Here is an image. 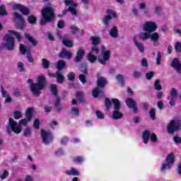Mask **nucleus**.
<instances>
[{"label":"nucleus","instance_id":"obj_1","mask_svg":"<svg viewBox=\"0 0 181 181\" xmlns=\"http://www.w3.org/2000/svg\"><path fill=\"white\" fill-rule=\"evenodd\" d=\"M28 84H30V91L33 93V95L35 97H40L41 90H43L46 87V78L45 76H39L37 77V83H33V80L29 78L27 81Z\"/></svg>","mask_w":181,"mask_h":181},{"label":"nucleus","instance_id":"obj_2","mask_svg":"<svg viewBox=\"0 0 181 181\" xmlns=\"http://www.w3.org/2000/svg\"><path fill=\"white\" fill-rule=\"evenodd\" d=\"M97 87L92 90V95L94 98L98 97H104L105 86L108 84V81L105 77H99L96 81Z\"/></svg>","mask_w":181,"mask_h":181},{"label":"nucleus","instance_id":"obj_3","mask_svg":"<svg viewBox=\"0 0 181 181\" xmlns=\"http://www.w3.org/2000/svg\"><path fill=\"white\" fill-rule=\"evenodd\" d=\"M41 15L42 16L40 21L41 26H45L47 23L52 22V21H54L56 18L54 9L50 6H47L42 8L41 11Z\"/></svg>","mask_w":181,"mask_h":181},{"label":"nucleus","instance_id":"obj_4","mask_svg":"<svg viewBox=\"0 0 181 181\" xmlns=\"http://www.w3.org/2000/svg\"><path fill=\"white\" fill-rule=\"evenodd\" d=\"M139 37L141 40L143 42H145V40H148L150 39L151 42H153V46H159V33H153L151 34V33H141L139 35Z\"/></svg>","mask_w":181,"mask_h":181},{"label":"nucleus","instance_id":"obj_5","mask_svg":"<svg viewBox=\"0 0 181 181\" xmlns=\"http://www.w3.org/2000/svg\"><path fill=\"white\" fill-rule=\"evenodd\" d=\"M6 132L8 135H12V132L14 134H21L22 132V128L19 127V124L11 117L8 119V125L6 127Z\"/></svg>","mask_w":181,"mask_h":181},{"label":"nucleus","instance_id":"obj_6","mask_svg":"<svg viewBox=\"0 0 181 181\" xmlns=\"http://www.w3.org/2000/svg\"><path fill=\"white\" fill-rule=\"evenodd\" d=\"M51 93L54 95L56 100L54 101V105L57 110L58 112H62V99L59 97V93L57 90V86L56 84L51 85Z\"/></svg>","mask_w":181,"mask_h":181},{"label":"nucleus","instance_id":"obj_7","mask_svg":"<svg viewBox=\"0 0 181 181\" xmlns=\"http://www.w3.org/2000/svg\"><path fill=\"white\" fill-rule=\"evenodd\" d=\"M105 50V47L102 46V52L101 54L98 56V62H99L100 64L103 66H105L107 64V62L110 60V57H111V51L110 50Z\"/></svg>","mask_w":181,"mask_h":181},{"label":"nucleus","instance_id":"obj_8","mask_svg":"<svg viewBox=\"0 0 181 181\" xmlns=\"http://www.w3.org/2000/svg\"><path fill=\"white\" fill-rule=\"evenodd\" d=\"M181 128V123L177 120H170L167 127V132L170 135H173L175 132L179 131Z\"/></svg>","mask_w":181,"mask_h":181},{"label":"nucleus","instance_id":"obj_9","mask_svg":"<svg viewBox=\"0 0 181 181\" xmlns=\"http://www.w3.org/2000/svg\"><path fill=\"white\" fill-rule=\"evenodd\" d=\"M64 3L66 6H69V5L71 6H69L67 10H63L62 16H65L67 12H70L72 15H77V9H76L77 4L73 0H65Z\"/></svg>","mask_w":181,"mask_h":181},{"label":"nucleus","instance_id":"obj_10","mask_svg":"<svg viewBox=\"0 0 181 181\" xmlns=\"http://www.w3.org/2000/svg\"><path fill=\"white\" fill-rule=\"evenodd\" d=\"M165 162V163H163L161 167V172H165L166 169H170L175 165V154L173 153L168 154Z\"/></svg>","mask_w":181,"mask_h":181},{"label":"nucleus","instance_id":"obj_11","mask_svg":"<svg viewBox=\"0 0 181 181\" xmlns=\"http://www.w3.org/2000/svg\"><path fill=\"white\" fill-rule=\"evenodd\" d=\"M4 40L6 41L5 46L7 50H13L15 49V38L12 35L6 34Z\"/></svg>","mask_w":181,"mask_h":181},{"label":"nucleus","instance_id":"obj_12","mask_svg":"<svg viewBox=\"0 0 181 181\" xmlns=\"http://www.w3.org/2000/svg\"><path fill=\"white\" fill-rule=\"evenodd\" d=\"M41 138L45 145H49L50 142L53 141V134L46 132L45 129H41Z\"/></svg>","mask_w":181,"mask_h":181},{"label":"nucleus","instance_id":"obj_13","mask_svg":"<svg viewBox=\"0 0 181 181\" xmlns=\"http://www.w3.org/2000/svg\"><path fill=\"white\" fill-rule=\"evenodd\" d=\"M106 13H107V15L104 17L103 23L107 27H108L110 25V21H111V19H112V16L113 18H117V13H115V11L111 9H107L106 11Z\"/></svg>","mask_w":181,"mask_h":181},{"label":"nucleus","instance_id":"obj_14","mask_svg":"<svg viewBox=\"0 0 181 181\" xmlns=\"http://www.w3.org/2000/svg\"><path fill=\"white\" fill-rule=\"evenodd\" d=\"M156 29H158L156 23L152 21H146L144 25V30H145V32H148V33L156 32Z\"/></svg>","mask_w":181,"mask_h":181},{"label":"nucleus","instance_id":"obj_15","mask_svg":"<svg viewBox=\"0 0 181 181\" xmlns=\"http://www.w3.org/2000/svg\"><path fill=\"white\" fill-rule=\"evenodd\" d=\"M126 104L129 108L133 110L134 114H138V104H136V102L132 98H127Z\"/></svg>","mask_w":181,"mask_h":181},{"label":"nucleus","instance_id":"obj_16","mask_svg":"<svg viewBox=\"0 0 181 181\" xmlns=\"http://www.w3.org/2000/svg\"><path fill=\"white\" fill-rule=\"evenodd\" d=\"M13 9L16 10L18 9V11H21V13L25 16H28L29 13H30V10L29 8L25 7V6L21 4H16L13 6Z\"/></svg>","mask_w":181,"mask_h":181},{"label":"nucleus","instance_id":"obj_17","mask_svg":"<svg viewBox=\"0 0 181 181\" xmlns=\"http://www.w3.org/2000/svg\"><path fill=\"white\" fill-rule=\"evenodd\" d=\"M13 16L16 19H18L19 22L18 23V28L21 30H23L25 29V19L23 18V16L18 12L13 13Z\"/></svg>","mask_w":181,"mask_h":181},{"label":"nucleus","instance_id":"obj_18","mask_svg":"<svg viewBox=\"0 0 181 181\" xmlns=\"http://www.w3.org/2000/svg\"><path fill=\"white\" fill-rule=\"evenodd\" d=\"M171 67L174 70H176L177 73L181 74V64L180 61L177 58H174L171 62Z\"/></svg>","mask_w":181,"mask_h":181},{"label":"nucleus","instance_id":"obj_19","mask_svg":"<svg viewBox=\"0 0 181 181\" xmlns=\"http://www.w3.org/2000/svg\"><path fill=\"white\" fill-rule=\"evenodd\" d=\"M133 42L140 53H144V52H145V47L144 46V44L138 42V40H136V37H133Z\"/></svg>","mask_w":181,"mask_h":181},{"label":"nucleus","instance_id":"obj_20","mask_svg":"<svg viewBox=\"0 0 181 181\" xmlns=\"http://www.w3.org/2000/svg\"><path fill=\"white\" fill-rule=\"evenodd\" d=\"M84 53H86V51L84 49H78L76 56L75 57V63H80L81 60H83L84 57Z\"/></svg>","mask_w":181,"mask_h":181},{"label":"nucleus","instance_id":"obj_21","mask_svg":"<svg viewBox=\"0 0 181 181\" xmlns=\"http://www.w3.org/2000/svg\"><path fill=\"white\" fill-rule=\"evenodd\" d=\"M25 38L28 40L33 46L36 47L37 46V41L32 36L30 35V33H25L24 34Z\"/></svg>","mask_w":181,"mask_h":181},{"label":"nucleus","instance_id":"obj_22","mask_svg":"<svg viewBox=\"0 0 181 181\" xmlns=\"http://www.w3.org/2000/svg\"><path fill=\"white\" fill-rule=\"evenodd\" d=\"M72 56L73 54L68 52L66 49H62V52L59 54V57H60V59H64V57H67V59H70L71 57H72Z\"/></svg>","mask_w":181,"mask_h":181},{"label":"nucleus","instance_id":"obj_23","mask_svg":"<svg viewBox=\"0 0 181 181\" xmlns=\"http://www.w3.org/2000/svg\"><path fill=\"white\" fill-rule=\"evenodd\" d=\"M149 136H151V132L149 130H145L142 134L143 142L144 144H146L149 142Z\"/></svg>","mask_w":181,"mask_h":181},{"label":"nucleus","instance_id":"obj_24","mask_svg":"<svg viewBox=\"0 0 181 181\" xmlns=\"http://www.w3.org/2000/svg\"><path fill=\"white\" fill-rule=\"evenodd\" d=\"M110 35L112 37H114V39H117V37H118V28H117V26H113L110 31Z\"/></svg>","mask_w":181,"mask_h":181},{"label":"nucleus","instance_id":"obj_25","mask_svg":"<svg viewBox=\"0 0 181 181\" xmlns=\"http://www.w3.org/2000/svg\"><path fill=\"white\" fill-rule=\"evenodd\" d=\"M120 110H115L112 112V118L113 119H120V118H122L124 115L121 112H119Z\"/></svg>","mask_w":181,"mask_h":181},{"label":"nucleus","instance_id":"obj_26","mask_svg":"<svg viewBox=\"0 0 181 181\" xmlns=\"http://www.w3.org/2000/svg\"><path fill=\"white\" fill-rule=\"evenodd\" d=\"M33 115V107H29L25 112V117L28 121H32V117Z\"/></svg>","mask_w":181,"mask_h":181},{"label":"nucleus","instance_id":"obj_27","mask_svg":"<svg viewBox=\"0 0 181 181\" xmlns=\"http://www.w3.org/2000/svg\"><path fill=\"white\" fill-rule=\"evenodd\" d=\"M64 67H66V62L64 60H59L57 63V69L58 71H62Z\"/></svg>","mask_w":181,"mask_h":181},{"label":"nucleus","instance_id":"obj_28","mask_svg":"<svg viewBox=\"0 0 181 181\" xmlns=\"http://www.w3.org/2000/svg\"><path fill=\"white\" fill-rule=\"evenodd\" d=\"M112 103L114 104V110H121V102L117 98H112Z\"/></svg>","mask_w":181,"mask_h":181},{"label":"nucleus","instance_id":"obj_29","mask_svg":"<svg viewBox=\"0 0 181 181\" xmlns=\"http://www.w3.org/2000/svg\"><path fill=\"white\" fill-rule=\"evenodd\" d=\"M56 74H57L56 78H57V83H59V84H62L63 81H64V76L59 71H56Z\"/></svg>","mask_w":181,"mask_h":181},{"label":"nucleus","instance_id":"obj_30","mask_svg":"<svg viewBox=\"0 0 181 181\" xmlns=\"http://www.w3.org/2000/svg\"><path fill=\"white\" fill-rule=\"evenodd\" d=\"M88 60L90 63H95L97 60H98V57H97L95 55L93 54V52H89L88 54Z\"/></svg>","mask_w":181,"mask_h":181},{"label":"nucleus","instance_id":"obj_31","mask_svg":"<svg viewBox=\"0 0 181 181\" xmlns=\"http://www.w3.org/2000/svg\"><path fill=\"white\" fill-rule=\"evenodd\" d=\"M8 33H11V35H14L18 42H22V35H21V33L12 30H8Z\"/></svg>","mask_w":181,"mask_h":181},{"label":"nucleus","instance_id":"obj_32","mask_svg":"<svg viewBox=\"0 0 181 181\" xmlns=\"http://www.w3.org/2000/svg\"><path fill=\"white\" fill-rule=\"evenodd\" d=\"M116 79L117 80L120 86H122V87H124V86H125V81L124 79V76L121 74H118L116 76Z\"/></svg>","mask_w":181,"mask_h":181},{"label":"nucleus","instance_id":"obj_33","mask_svg":"<svg viewBox=\"0 0 181 181\" xmlns=\"http://www.w3.org/2000/svg\"><path fill=\"white\" fill-rule=\"evenodd\" d=\"M66 175H68L69 176L71 175H73L74 176H78V175H80V173L76 168H71V170H68L66 172Z\"/></svg>","mask_w":181,"mask_h":181},{"label":"nucleus","instance_id":"obj_34","mask_svg":"<svg viewBox=\"0 0 181 181\" xmlns=\"http://www.w3.org/2000/svg\"><path fill=\"white\" fill-rule=\"evenodd\" d=\"M153 87L155 90L157 91H160L162 90V85L160 84V79H156V81L154 82Z\"/></svg>","mask_w":181,"mask_h":181},{"label":"nucleus","instance_id":"obj_35","mask_svg":"<svg viewBox=\"0 0 181 181\" xmlns=\"http://www.w3.org/2000/svg\"><path fill=\"white\" fill-rule=\"evenodd\" d=\"M42 66L43 69H47L50 67V62L46 58L42 59Z\"/></svg>","mask_w":181,"mask_h":181},{"label":"nucleus","instance_id":"obj_36","mask_svg":"<svg viewBox=\"0 0 181 181\" xmlns=\"http://www.w3.org/2000/svg\"><path fill=\"white\" fill-rule=\"evenodd\" d=\"M149 117L152 121H155L156 119V109L151 108L149 111Z\"/></svg>","mask_w":181,"mask_h":181},{"label":"nucleus","instance_id":"obj_37","mask_svg":"<svg viewBox=\"0 0 181 181\" xmlns=\"http://www.w3.org/2000/svg\"><path fill=\"white\" fill-rule=\"evenodd\" d=\"M90 40L92 41V44L93 46H97V45H100L101 43V40L98 37H91Z\"/></svg>","mask_w":181,"mask_h":181},{"label":"nucleus","instance_id":"obj_38","mask_svg":"<svg viewBox=\"0 0 181 181\" xmlns=\"http://www.w3.org/2000/svg\"><path fill=\"white\" fill-rule=\"evenodd\" d=\"M28 22L30 25H36V22H37V18L35 16H29L28 18Z\"/></svg>","mask_w":181,"mask_h":181},{"label":"nucleus","instance_id":"obj_39","mask_svg":"<svg viewBox=\"0 0 181 181\" xmlns=\"http://www.w3.org/2000/svg\"><path fill=\"white\" fill-rule=\"evenodd\" d=\"M72 162H74V163L81 164L83 162H84V158L82 156L74 157L72 158Z\"/></svg>","mask_w":181,"mask_h":181},{"label":"nucleus","instance_id":"obj_40","mask_svg":"<svg viewBox=\"0 0 181 181\" xmlns=\"http://www.w3.org/2000/svg\"><path fill=\"white\" fill-rule=\"evenodd\" d=\"M79 70L83 74H88V68L86 65H84V64H81L80 65Z\"/></svg>","mask_w":181,"mask_h":181},{"label":"nucleus","instance_id":"obj_41","mask_svg":"<svg viewBox=\"0 0 181 181\" xmlns=\"http://www.w3.org/2000/svg\"><path fill=\"white\" fill-rule=\"evenodd\" d=\"M75 97L78 101H80V103H83V101H84V98L83 97V92H77L75 95Z\"/></svg>","mask_w":181,"mask_h":181},{"label":"nucleus","instance_id":"obj_42","mask_svg":"<svg viewBox=\"0 0 181 181\" xmlns=\"http://www.w3.org/2000/svg\"><path fill=\"white\" fill-rule=\"evenodd\" d=\"M27 60L29 63H34L35 62V59H33V57H32V54H30V49H28Z\"/></svg>","mask_w":181,"mask_h":181},{"label":"nucleus","instance_id":"obj_43","mask_svg":"<svg viewBox=\"0 0 181 181\" xmlns=\"http://www.w3.org/2000/svg\"><path fill=\"white\" fill-rule=\"evenodd\" d=\"M6 15H8V13L6 12L5 6L4 5L0 6V16H5Z\"/></svg>","mask_w":181,"mask_h":181},{"label":"nucleus","instance_id":"obj_44","mask_svg":"<svg viewBox=\"0 0 181 181\" xmlns=\"http://www.w3.org/2000/svg\"><path fill=\"white\" fill-rule=\"evenodd\" d=\"M62 42L66 47H73V42L70 40L65 39Z\"/></svg>","mask_w":181,"mask_h":181},{"label":"nucleus","instance_id":"obj_45","mask_svg":"<svg viewBox=\"0 0 181 181\" xmlns=\"http://www.w3.org/2000/svg\"><path fill=\"white\" fill-rule=\"evenodd\" d=\"M20 52L21 54H28V49H26V47L23 44H20Z\"/></svg>","mask_w":181,"mask_h":181},{"label":"nucleus","instance_id":"obj_46","mask_svg":"<svg viewBox=\"0 0 181 181\" xmlns=\"http://www.w3.org/2000/svg\"><path fill=\"white\" fill-rule=\"evenodd\" d=\"M67 78L69 81H74V80H76V74H74V72H69L67 75Z\"/></svg>","mask_w":181,"mask_h":181},{"label":"nucleus","instance_id":"obj_47","mask_svg":"<svg viewBox=\"0 0 181 181\" xmlns=\"http://www.w3.org/2000/svg\"><path fill=\"white\" fill-rule=\"evenodd\" d=\"M161 62H162V53H160V52L158 51L157 53V57H156L157 66H159Z\"/></svg>","mask_w":181,"mask_h":181},{"label":"nucleus","instance_id":"obj_48","mask_svg":"<svg viewBox=\"0 0 181 181\" xmlns=\"http://www.w3.org/2000/svg\"><path fill=\"white\" fill-rule=\"evenodd\" d=\"M105 105L107 110H110V108H111L112 103H111V100L110 98H106L105 99Z\"/></svg>","mask_w":181,"mask_h":181},{"label":"nucleus","instance_id":"obj_49","mask_svg":"<svg viewBox=\"0 0 181 181\" xmlns=\"http://www.w3.org/2000/svg\"><path fill=\"white\" fill-rule=\"evenodd\" d=\"M17 69L18 71H20V73H23V71H25V65L22 62H19L18 63Z\"/></svg>","mask_w":181,"mask_h":181},{"label":"nucleus","instance_id":"obj_50","mask_svg":"<svg viewBox=\"0 0 181 181\" xmlns=\"http://www.w3.org/2000/svg\"><path fill=\"white\" fill-rule=\"evenodd\" d=\"M13 116L15 119H21L22 118V112L15 111L13 112Z\"/></svg>","mask_w":181,"mask_h":181},{"label":"nucleus","instance_id":"obj_51","mask_svg":"<svg viewBox=\"0 0 181 181\" xmlns=\"http://www.w3.org/2000/svg\"><path fill=\"white\" fill-rule=\"evenodd\" d=\"M150 140H151V142H153V144L158 142V136H156V134H155V133L153 132V133L151 134Z\"/></svg>","mask_w":181,"mask_h":181},{"label":"nucleus","instance_id":"obj_52","mask_svg":"<svg viewBox=\"0 0 181 181\" xmlns=\"http://www.w3.org/2000/svg\"><path fill=\"white\" fill-rule=\"evenodd\" d=\"M90 53H95V54H98L100 53V48L97 45H93L91 48Z\"/></svg>","mask_w":181,"mask_h":181},{"label":"nucleus","instance_id":"obj_53","mask_svg":"<svg viewBox=\"0 0 181 181\" xmlns=\"http://www.w3.org/2000/svg\"><path fill=\"white\" fill-rule=\"evenodd\" d=\"M33 128H35V129H39V128H40V121H39V119L34 120Z\"/></svg>","mask_w":181,"mask_h":181},{"label":"nucleus","instance_id":"obj_54","mask_svg":"<svg viewBox=\"0 0 181 181\" xmlns=\"http://www.w3.org/2000/svg\"><path fill=\"white\" fill-rule=\"evenodd\" d=\"M78 78H79L81 83H83V84H86V83H87V78L86 77V75L80 74L78 76Z\"/></svg>","mask_w":181,"mask_h":181},{"label":"nucleus","instance_id":"obj_55","mask_svg":"<svg viewBox=\"0 0 181 181\" xmlns=\"http://www.w3.org/2000/svg\"><path fill=\"white\" fill-rule=\"evenodd\" d=\"M70 29L71 30L72 35H76V33H77V32H78V28H77V26H76L74 25H70Z\"/></svg>","mask_w":181,"mask_h":181},{"label":"nucleus","instance_id":"obj_56","mask_svg":"<svg viewBox=\"0 0 181 181\" xmlns=\"http://www.w3.org/2000/svg\"><path fill=\"white\" fill-rule=\"evenodd\" d=\"M170 95L173 98H176V97H177V90L176 88H173L171 89Z\"/></svg>","mask_w":181,"mask_h":181},{"label":"nucleus","instance_id":"obj_57","mask_svg":"<svg viewBox=\"0 0 181 181\" xmlns=\"http://www.w3.org/2000/svg\"><path fill=\"white\" fill-rule=\"evenodd\" d=\"M175 49L178 53H181V42H177L175 45Z\"/></svg>","mask_w":181,"mask_h":181},{"label":"nucleus","instance_id":"obj_58","mask_svg":"<svg viewBox=\"0 0 181 181\" xmlns=\"http://www.w3.org/2000/svg\"><path fill=\"white\" fill-rule=\"evenodd\" d=\"M153 76H155V72L154 71H149L148 73H146V78H147V80H151L152 77Z\"/></svg>","mask_w":181,"mask_h":181},{"label":"nucleus","instance_id":"obj_59","mask_svg":"<svg viewBox=\"0 0 181 181\" xmlns=\"http://www.w3.org/2000/svg\"><path fill=\"white\" fill-rule=\"evenodd\" d=\"M133 76L134 78H140L142 76V73L141 71H134L133 73Z\"/></svg>","mask_w":181,"mask_h":181},{"label":"nucleus","instance_id":"obj_60","mask_svg":"<svg viewBox=\"0 0 181 181\" xmlns=\"http://www.w3.org/2000/svg\"><path fill=\"white\" fill-rule=\"evenodd\" d=\"M32 134V130L30 129V127H27L24 130V136H29Z\"/></svg>","mask_w":181,"mask_h":181},{"label":"nucleus","instance_id":"obj_61","mask_svg":"<svg viewBox=\"0 0 181 181\" xmlns=\"http://www.w3.org/2000/svg\"><path fill=\"white\" fill-rule=\"evenodd\" d=\"M96 117H98L99 119H104L105 117L104 114H103L100 110L96 111Z\"/></svg>","mask_w":181,"mask_h":181},{"label":"nucleus","instance_id":"obj_62","mask_svg":"<svg viewBox=\"0 0 181 181\" xmlns=\"http://www.w3.org/2000/svg\"><path fill=\"white\" fill-rule=\"evenodd\" d=\"M8 176H9V173H8V171L6 170H4L3 174L0 175V179H1V180H4L6 177H8Z\"/></svg>","mask_w":181,"mask_h":181},{"label":"nucleus","instance_id":"obj_63","mask_svg":"<svg viewBox=\"0 0 181 181\" xmlns=\"http://www.w3.org/2000/svg\"><path fill=\"white\" fill-rule=\"evenodd\" d=\"M67 142H69V137L65 136L61 140V144H62V145L66 146V145H67Z\"/></svg>","mask_w":181,"mask_h":181},{"label":"nucleus","instance_id":"obj_64","mask_svg":"<svg viewBox=\"0 0 181 181\" xmlns=\"http://www.w3.org/2000/svg\"><path fill=\"white\" fill-rule=\"evenodd\" d=\"M174 141L175 142V144H181V137L178 136H175L173 137Z\"/></svg>","mask_w":181,"mask_h":181}]
</instances>
